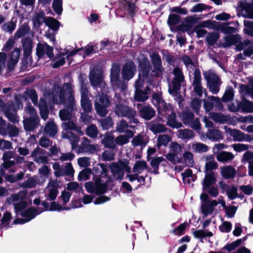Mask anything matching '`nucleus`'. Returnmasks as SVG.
<instances>
[{
	"mask_svg": "<svg viewBox=\"0 0 253 253\" xmlns=\"http://www.w3.org/2000/svg\"><path fill=\"white\" fill-rule=\"evenodd\" d=\"M193 234H194L195 237L197 238H203V237H205L206 236L211 237L212 235V233L211 232H207L203 230H201L194 231L193 232Z\"/></svg>",
	"mask_w": 253,
	"mask_h": 253,
	"instance_id": "obj_57",
	"label": "nucleus"
},
{
	"mask_svg": "<svg viewBox=\"0 0 253 253\" xmlns=\"http://www.w3.org/2000/svg\"><path fill=\"white\" fill-rule=\"evenodd\" d=\"M129 162L127 160L119 161L118 163H112L109 165L112 176L116 180H121L124 176V170L128 173L130 172L131 168L129 166Z\"/></svg>",
	"mask_w": 253,
	"mask_h": 253,
	"instance_id": "obj_5",
	"label": "nucleus"
},
{
	"mask_svg": "<svg viewBox=\"0 0 253 253\" xmlns=\"http://www.w3.org/2000/svg\"><path fill=\"white\" fill-rule=\"evenodd\" d=\"M189 148L193 151L198 153L206 152L208 150V147L207 145L198 142H194L190 144Z\"/></svg>",
	"mask_w": 253,
	"mask_h": 253,
	"instance_id": "obj_26",
	"label": "nucleus"
},
{
	"mask_svg": "<svg viewBox=\"0 0 253 253\" xmlns=\"http://www.w3.org/2000/svg\"><path fill=\"white\" fill-rule=\"evenodd\" d=\"M103 142L108 147L111 148L115 146V145L114 144L113 137L111 134H107L104 136Z\"/></svg>",
	"mask_w": 253,
	"mask_h": 253,
	"instance_id": "obj_50",
	"label": "nucleus"
},
{
	"mask_svg": "<svg viewBox=\"0 0 253 253\" xmlns=\"http://www.w3.org/2000/svg\"><path fill=\"white\" fill-rule=\"evenodd\" d=\"M120 67L116 64H114L111 70L110 79L113 85H117L120 79Z\"/></svg>",
	"mask_w": 253,
	"mask_h": 253,
	"instance_id": "obj_22",
	"label": "nucleus"
},
{
	"mask_svg": "<svg viewBox=\"0 0 253 253\" xmlns=\"http://www.w3.org/2000/svg\"><path fill=\"white\" fill-rule=\"evenodd\" d=\"M153 98V104L157 106L159 114L162 116H165L169 113H171L168 118V124L169 126L175 128H179L182 126L181 123L175 121V115L172 113L171 106L169 104H167L160 94H154Z\"/></svg>",
	"mask_w": 253,
	"mask_h": 253,
	"instance_id": "obj_2",
	"label": "nucleus"
},
{
	"mask_svg": "<svg viewBox=\"0 0 253 253\" xmlns=\"http://www.w3.org/2000/svg\"><path fill=\"white\" fill-rule=\"evenodd\" d=\"M227 194L230 199H235L237 196V189L235 187L228 188L227 191Z\"/></svg>",
	"mask_w": 253,
	"mask_h": 253,
	"instance_id": "obj_64",
	"label": "nucleus"
},
{
	"mask_svg": "<svg viewBox=\"0 0 253 253\" xmlns=\"http://www.w3.org/2000/svg\"><path fill=\"white\" fill-rule=\"evenodd\" d=\"M91 173L90 169H84L80 172L78 178L80 180H85L89 179V175Z\"/></svg>",
	"mask_w": 253,
	"mask_h": 253,
	"instance_id": "obj_56",
	"label": "nucleus"
},
{
	"mask_svg": "<svg viewBox=\"0 0 253 253\" xmlns=\"http://www.w3.org/2000/svg\"><path fill=\"white\" fill-rule=\"evenodd\" d=\"M116 113L119 116H126L130 119V123L137 124L138 120L134 119L135 113L125 105L117 106L116 108Z\"/></svg>",
	"mask_w": 253,
	"mask_h": 253,
	"instance_id": "obj_10",
	"label": "nucleus"
},
{
	"mask_svg": "<svg viewBox=\"0 0 253 253\" xmlns=\"http://www.w3.org/2000/svg\"><path fill=\"white\" fill-rule=\"evenodd\" d=\"M63 138H69L72 145V148L75 149L77 147V145L79 141V138L75 135H73L71 132H67L64 133L62 136Z\"/></svg>",
	"mask_w": 253,
	"mask_h": 253,
	"instance_id": "obj_36",
	"label": "nucleus"
},
{
	"mask_svg": "<svg viewBox=\"0 0 253 253\" xmlns=\"http://www.w3.org/2000/svg\"><path fill=\"white\" fill-rule=\"evenodd\" d=\"M53 48L46 43L40 42L37 44L36 53L39 58H42L46 55L49 59H51L53 57Z\"/></svg>",
	"mask_w": 253,
	"mask_h": 253,
	"instance_id": "obj_12",
	"label": "nucleus"
},
{
	"mask_svg": "<svg viewBox=\"0 0 253 253\" xmlns=\"http://www.w3.org/2000/svg\"><path fill=\"white\" fill-rule=\"evenodd\" d=\"M129 127L127 123L124 120H121L117 124V130L120 132H124Z\"/></svg>",
	"mask_w": 253,
	"mask_h": 253,
	"instance_id": "obj_60",
	"label": "nucleus"
},
{
	"mask_svg": "<svg viewBox=\"0 0 253 253\" xmlns=\"http://www.w3.org/2000/svg\"><path fill=\"white\" fill-rule=\"evenodd\" d=\"M58 184L57 180H50L44 189L45 196L47 200L52 201L56 199L58 193Z\"/></svg>",
	"mask_w": 253,
	"mask_h": 253,
	"instance_id": "obj_8",
	"label": "nucleus"
},
{
	"mask_svg": "<svg viewBox=\"0 0 253 253\" xmlns=\"http://www.w3.org/2000/svg\"><path fill=\"white\" fill-rule=\"evenodd\" d=\"M28 205L25 201H21L18 203L14 204V208L16 213L20 212V215L25 218V219H18L14 220L13 223L22 224L26 222H28L34 218L37 214L42 212V211H38L33 209H29L25 211H23Z\"/></svg>",
	"mask_w": 253,
	"mask_h": 253,
	"instance_id": "obj_3",
	"label": "nucleus"
},
{
	"mask_svg": "<svg viewBox=\"0 0 253 253\" xmlns=\"http://www.w3.org/2000/svg\"><path fill=\"white\" fill-rule=\"evenodd\" d=\"M155 114L154 110L149 107H143L140 110V116L146 120H150L154 116Z\"/></svg>",
	"mask_w": 253,
	"mask_h": 253,
	"instance_id": "obj_28",
	"label": "nucleus"
},
{
	"mask_svg": "<svg viewBox=\"0 0 253 253\" xmlns=\"http://www.w3.org/2000/svg\"><path fill=\"white\" fill-rule=\"evenodd\" d=\"M21 53V50L20 48H15L11 53L9 55V59L7 61V67L9 70L13 69L15 65L18 63L20 55Z\"/></svg>",
	"mask_w": 253,
	"mask_h": 253,
	"instance_id": "obj_14",
	"label": "nucleus"
},
{
	"mask_svg": "<svg viewBox=\"0 0 253 253\" xmlns=\"http://www.w3.org/2000/svg\"><path fill=\"white\" fill-rule=\"evenodd\" d=\"M204 26L207 27H210L211 26L210 24H211L216 29L220 30L224 33H232L235 31V29L234 28L228 26V24L227 23H224L219 24H217V23L215 21L210 22L208 21L204 22Z\"/></svg>",
	"mask_w": 253,
	"mask_h": 253,
	"instance_id": "obj_13",
	"label": "nucleus"
},
{
	"mask_svg": "<svg viewBox=\"0 0 253 253\" xmlns=\"http://www.w3.org/2000/svg\"><path fill=\"white\" fill-rule=\"evenodd\" d=\"M26 196V191H20L17 194H14L11 195L9 199L11 202H21L24 200Z\"/></svg>",
	"mask_w": 253,
	"mask_h": 253,
	"instance_id": "obj_35",
	"label": "nucleus"
},
{
	"mask_svg": "<svg viewBox=\"0 0 253 253\" xmlns=\"http://www.w3.org/2000/svg\"><path fill=\"white\" fill-rule=\"evenodd\" d=\"M209 99L210 100V102L209 101H207L205 102L204 106L205 109L207 111H210L213 106L212 103L213 102L216 103V105L220 104V100L219 98L214 96H211L209 97Z\"/></svg>",
	"mask_w": 253,
	"mask_h": 253,
	"instance_id": "obj_38",
	"label": "nucleus"
},
{
	"mask_svg": "<svg viewBox=\"0 0 253 253\" xmlns=\"http://www.w3.org/2000/svg\"><path fill=\"white\" fill-rule=\"evenodd\" d=\"M89 80L94 86H103L105 84L103 81L102 71L100 67H96L90 73Z\"/></svg>",
	"mask_w": 253,
	"mask_h": 253,
	"instance_id": "obj_9",
	"label": "nucleus"
},
{
	"mask_svg": "<svg viewBox=\"0 0 253 253\" xmlns=\"http://www.w3.org/2000/svg\"><path fill=\"white\" fill-rule=\"evenodd\" d=\"M169 147L170 152L176 155L180 153L182 151L181 145L176 142H171Z\"/></svg>",
	"mask_w": 253,
	"mask_h": 253,
	"instance_id": "obj_52",
	"label": "nucleus"
},
{
	"mask_svg": "<svg viewBox=\"0 0 253 253\" xmlns=\"http://www.w3.org/2000/svg\"><path fill=\"white\" fill-rule=\"evenodd\" d=\"M114 155L112 151L107 150L102 153V157L105 161H112L114 159Z\"/></svg>",
	"mask_w": 253,
	"mask_h": 253,
	"instance_id": "obj_62",
	"label": "nucleus"
},
{
	"mask_svg": "<svg viewBox=\"0 0 253 253\" xmlns=\"http://www.w3.org/2000/svg\"><path fill=\"white\" fill-rule=\"evenodd\" d=\"M167 159L173 164L179 163L180 159L177 156V155L169 152L166 155Z\"/></svg>",
	"mask_w": 253,
	"mask_h": 253,
	"instance_id": "obj_55",
	"label": "nucleus"
},
{
	"mask_svg": "<svg viewBox=\"0 0 253 253\" xmlns=\"http://www.w3.org/2000/svg\"><path fill=\"white\" fill-rule=\"evenodd\" d=\"M126 135H120L118 136L115 140L117 144L122 145L127 143L128 142L129 139L132 137L133 135V133L131 130H128Z\"/></svg>",
	"mask_w": 253,
	"mask_h": 253,
	"instance_id": "obj_27",
	"label": "nucleus"
},
{
	"mask_svg": "<svg viewBox=\"0 0 253 253\" xmlns=\"http://www.w3.org/2000/svg\"><path fill=\"white\" fill-rule=\"evenodd\" d=\"M221 175L225 178H232L236 174V169L230 166H224L220 168Z\"/></svg>",
	"mask_w": 253,
	"mask_h": 253,
	"instance_id": "obj_21",
	"label": "nucleus"
},
{
	"mask_svg": "<svg viewBox=\"0 0 253 253\" xmlns=\"http://www.w3.org/2000/svg\"><path fill=\"white\" fill-rule=\"evenodd\" d=\"M136 70L135 66L132 62L127 63L122 70L123 78L126 80L131 79L134 75Z\"/></svg>",
	"mask_w": 253,
	"mask_h": 253,
	"instance_id": "obj_15",
	"label": "nucleus"
},
{
	"mask_svg": "<svg viewBox=\"0 0 253 253\" xmlns=\"http://www.w3.org/2000/svg\"><path fill=\"white\" fill-rule=\"evenodd\" d=\"M183 158L185 162L190 167L193 166L194 163L193 154L189 152H185L183 154Z\"/></svg>",
	"mask_w": 253,
	"mask_h": 253,
	"instance_id": "obj_48",
	"label": "nucleus"
},
{
	"mask_svg": "<svg viewBox=\"0 0 253 253\" xmlns=\"http://www.w3.org/2000/svg\"><path fill=\"white\" fill-rule=\"evenodd\" d=\"M29 27L25 24L23 25L16 32L15 37L17 39L20 38L29 32Z\"/></svg>",
	"mask_w": 253,
	"mask_h": 253,
	"instance_id": "obj_45",
	"label": "nucleus"
},
{
	"mask_svg": "<svg viewBox=\"0 0 253 253\" xmlns=\"http://www.w3.org/2000/svg\"><path fill=\"white\" fill-rule=\"evenodd\" d=\"M45 131L49 135L53 136L57 132V127L53 123H48L45 127Z\"/></svg>",
	"mask_w": 253,
	"mask_h": 253,
	"instance_id": "obj_43",
	"label": "nucleus"
},
{
	"mask_svg": "<svg viewBox=\"0 0 253 253\" xmlns=\"http://www.w3.org/2000/svg\"><path fill=\"white\" fill-rule=\"evenodd\" d=\"M149 63L147 59H144L143 63L140 64L139 78L135 84V98L138 101H144L148 98L150 89L147 87L144 91L142 89L143 82L144 80L147 82L150 81L151 75L149 74Z\"/></svg>",
	"mask_w": 253,
	"mask_h": 253,
	"instance_id": "obj_1",
	"label": "nucleus"
},
{
	"mask_svg": "<svg viewBox=\"0 0 253 253\" xmlns=\"http://www.w3.org/2000/svg\"><path fill=\"white\" fill-rule=\"evenodd\" d=\"M151 58L154 67L153 72L155 76H158L162 71L160 58L158 54L155 53L152 55Z\"/></svg>",
	"mask_w": 253,
	"mask_h": 253,
	"instance_id": "obj_23",
	"label": "nucleus"
},
{
	"mask_svg": "<svg viewBox=\"0 0 253 253\" xmlns=\"http://www.w3.org/2000/svg\"><path fill=\"white\" fill-rule=\"evenodd\" d=\"M147 141L145 140L140 135H137L132 140V144L134 146H145Z\"/></svg>",
	"mask_w": 253,
	"mask_h": 253,
	"instance_id": "obj_42",
	"label": "nucleus"
},
{
	"mask_svg": "<svg viewBox=\"0 0 253 253\" xmlns=\"http://www.w3.org/2000/svg\"><path fill=\"white\" fill-rule=\"evenodd\" d=\"M219 35L217 33H211L207 37V42L210 45L214 44L218 40Z\"/></svg>",
	"mask_w": 253,
	"mask_h": 253,
	"instance_id": "obj_46",
	"label": "nucleus"
},
{
	"mask_svg": "<svg viewBox=\"0 0 253 253\" xmlns=\"http://www.w3.org/2000/svg\"><path fill=\"white\" fill-rule=\"evenodd\" d=\"M15 24L13 22H8L4 23L2 27V29L7 32H11L14 30Z\"/></svg>",
	"mask_w": 253,
	"mask_h": 253,
	"instance_id": "obj_61",
	"label": "nucleus"
},
{
	"mask_svg": "<svg viewBox=\"0 0 253 253\" xmlns=\"http://www.w3.org/2000/svg\"><path fill=\"white\" fill-rule=\"evenodd\" d=\"M86 134L90 137H96L97 134V128L94 125H90L86 128Z\"/></svg>",
	"mask_w": 253,
	"mask_h": 253,
	"instance_id": "obj_58",
	"label": "nucleus"
},
{
	"mask_svg": "<svg viewBox=\"0 0 253 253\" xmlns=\"http://www.w3.org/2000/svg\"><path fill=\"white\" fill-rule=\"evenodd\" d=\"M39 108L41 117L45 120L48 117V109L43 100H40Z\"/></svg>",
	"mask_w": 253,
	"mask_h": 253,
	"instance_id": "obj_41",
	"label": "nucleus"
},
{
	"mask_svg": "<svg viewBox=\"0 0 253 253\" xmlns=\"http://www.w3.org/2000/svg\"><path fill=\"white\" fill-rule=\"evenodd\" d=\"M205 77L207 81L210 90L212 93L216 94L219 91V80L218 77L211 73H206Z\"/></svg>",
	"mask_w": 253,
	"mask_h": 253,
	"instance_id": "obj_11",
	"label": "nucleus"
},
{
	"mask_svg": "<svg viewBox=\"0 0 253 253\" xmlns=\"http://www.w3.org/2000/svg\"><path fill=\"white\" fill-rule=\"evenodd\" d=\"M45 14L43 12L38 13L33 19L34 25L39 27L43 22L45 23Z\"/></svg>",
	"mask_w": 253,
	"mask_h": 253,
	"instance_id": "obj_39",
	"label": "nucleus"
},
{
	"mask_svg": "<svg viewBox=\"0 0 253 253\" xmlns=\"http://www.w3.org/2000/svg\"><path fill=\"white\" fill-rule=\"evenodd\" d=\"M24 56L28 58L31 54L33 48L32 41L30 38L25 39L23 41Z\"/></svg>",
	"mask_w": 253,
	"mask_h": 253,
	"instance_id": "obj_24",
	"label": "nucleus"
},
{
	"mask_svg": "<svg viewBox=\"0 0 253 253\" xmlns=\"http://www.w3.org/2000/svg\"><path fill=\"white\" fill-rule=\"evenodd\" d=\"M24 173L22 172H20L16 175H9L6 177V179L7 181L11 182H14L17 180H21L23 178Z\"/></svg>",
	"mask_w": 253,
	"mask_h": 253,
	"instance_id": "obj_53",
	"label": "nucleus"
},
{
	"mask_svg": "<svg viewBox=\"0 0 253 253\" xmlns=\"http://www.w3.org/2000/svg\"><path fill=\"white\" fill-rule=\"evenodd\" d=\"M177 136L181 139H189L194 136V134L189 129H180L177 132Z\"/></svg>",
	"mask_w": 253,
	"mask_h": 253,
	"instance_id": "obj_37",
	"label": "nucleus"
},
{
	"mask_svg": "<svg viewBox=\"0 0 253 253\" xmlns=\"http://www.w3.org/2000/svg\"><path fill=\"white\" fill-rule=\"evenodd\" d=\"M93 47L92 46H87L85 47V49L80 48L77 50H73L71 51L67 57L73 56L75 55L78 51H80L83 52V57H84L85 56L91 53L93 51Z\"/></svg>",
	"mask_w": 253,
	"mask_h": 253,
	"instance_id": "obj_40",
	"label": "nucleus"
},
{
	"mask_svg": "<svg viewBox=\"0 0 253 253\" xmlns=\"http://www.w3.org/2000/svg\"><path fill=\"white\" fill-rule=\"evenodd\" d=\"M53 169L54 170V175L59 177L63 175L64 172L60 165L58 163H54L53 165Z\"/></svg>",
	"mask_w": 253,
	"mask_h": 253,
	"instance_id": "obj_63",
	"label": "nucleus"
},
{
	"mask_svg": "<svg viewBox=\"0 0 253 253\" xmlns=\"http://www.w3.org/2000/svg\"><path fill=\"white\" fill-rule=\"evenodd\" d=\"M59 116L62 120H70L72 118V114L70 110H63L60 111Z\"/></svg>",
	"mask_w": 253,
	"mask_h": 253,
	"instance_id": "obj_54",
	"label": "nucleus"
},
{
	"mask_svg": "<svg viewBox=\"0 0 253 253\" xmlns=\"http://www.w3.org/2000/svg\"><path fill=\"white\" fill-rule=\"evenodd\" d=\"M147 164L145 161H137L133 167V171L137 173H141L147 168Z\"/></svg>",
	"mask_w": 253,
	"mask_h": 253,
	"instance_id": "obj_34",
	"label": "nucleus"
},
{
	"mask_svg": "<svg viewBox=\"0 0 253 253\" xmlns=\"http://www.w3.org/2000/svg\"><path fill=\"white\" fill-rule=\"evenodd\" d=\"M217 204L218 203L215 200L206 201L202 204L201 208L202 213L205 216L211 214L213 211L214 207H216Z\"/></svg>",
	"mask_w": 253,
	"mask_h": 253,
	"instance_id": "obj_19",
	"label": "nucleus"
},
{
	"mask_svg": "<svg viewBox=\"0 0 253 253\" xmlns=\"http://www.w3.org/2000/svg\"><path fill=\"white\" fill-rule=\"evenodd\" d=\"M78 164L82 168H86L90 166V159L86 157H81L78 159Z\"/></svg>",
	"mask_w": 253,
	"mask_h": 253,
	"instance_id": "obj_51",
	"label": "nucleus"
},
{
	"mask_svg": "<svg viewBox=\"0 0 253 253\" xmlns=\"http://www.w3.org/2000/svg\"><path fill=\"white\" fill-rule=\"evenodd\" d=\"M62 0H54L52 3L54 11L58 15H60L62 11Z\"/></svg>",
	"mask_w": 253,
	"mask_h": 253,
	"instance_id": "obj_47",
	"label": "nucleus"
},
{
	"mask_svg": "<svg viewBox=\"0 0 253 253\" xmlns=\"http://www.w3.org/2000/svg\"><path fill=\"white\" fill-rule=\"evenodd\" d=\"M170 137L166 134L160 135L158 136L157 140V146L160 148L162 146H166L168 143L170 141Z\"/></svg>",
	"mask_w": 253,
	"mask_h": 253,
	"instance_id": "obj_32",
	"label": "nucleus"
},
{
	"mask_svg": "<svg viewBox=\"0 0 253 253\" xmlns=\"http://www.w3.org/2000/svg\"><path fill=\"white\" fill-rule=\"evenodd\" d=\"M241 108L244 111L247 112H253V103L248 100H243L241 104Z\"/></svg>",
	"mask_w": 253,
	"mask_h": 253,
	"instance_id": "obj_49",
	"label": "nucleus"
},
{
	"mask_svg": "<svg viewBox=\"0 0 253 253\" xmlns=\"http://www.w3.org/2000/svg\"><path fill=\"white\" fill-rule=\"evenodd\" d=\"M228 132L235 140L242 141L244 139L243 134L237 129H228Z\"/></svg>",
	"mask_w": 253,
	"mask_h": 253,
	"instance_id": "obj_44",
	"label": "nucleus"
},
{
	"mask_svg": "<svg viewBox=\"0 0 253 253\" xmlns=\"http://www.w3.org/2000/svg\"><path fill=\"white\" fill-rule=\"evenodd\" d=\"M233 96L234 93L233 89L229 88L226 90L223 96L222 97V100L225 102L229 101L233 98Z\"/></svg>",
	"mask_w": 253,
	"mask_h": 253,
	"instance_id": "obj_59",
	"label": "nucleus"
},
{
	"mask_svg": "<svg viewBox=\"0 0 253 253\" xmlns=\"http://www.w3.org/2000/svg\"><path fill=\"white\" fill-rule=\"evenodd\" d=\"M148 127L150 130L155 133L164 132L166 130L165 126L154 122L150 123Z\"/></svg>",
	"mask_w": 253,
	"mask_h": 253,
	"instance_id": "obj_30",
	"label": "nucleus"
},
{
	"mask_svg": "<svg viewBox=\"0 0 253 253\" xmlns=\"http://www.w3.org/2000/svg\"><path fill=\"white\" fill-rule=\"evenodd\" d=\"M206 136L209 139L213 141L219 140L223 138L221 132L215 129L209 130Z\"/></svg>",
	"mask_w": 253,
	"mask_h": 253,
	"instance_id": "obj_29",
	"label": "nucleus"
},
{
	"mask_svg": "<svg viewBox=\"0 0 253 253\" xmlns=\"http://www.w3.org/2000/svg\"><path fill=\"white\" fill-rule=\"evenodd\" d=\"M206 161L205 165V172L212 171L211 170L216 169L218 167V164L215 161L213 155H209L205 157Z\"/></svg>",
	"mask_w": 253,
	"mask_h": 253,
	"instance_id": "obj_20",
	"label": "nucleus"
},
{
	"mask_svg": "<svg viewBox=\"0 0 253 253\" xmlns=\"http://www.w3.org/2000/svg\"><path fill=\"white\" fill-rule=\"evenodd\" d=\"M205 172V176L204 178L202 184L204 190H207L208 188L214 184L216 181L215 173L213 171H207Z\"/></svg>",
	"mask_w": 253,
	"mask_h": 253,
	"instance_id": "obj_17",
	"label": "nucleus"
},
{
	"mask_svg": "<svg viewBox=\"0 0 253 253\" xmlns=\"http://www.w3.org/2000/svg\"><path fill=\"white\" fill-rule=\"evenodd\" d=\"M173 73L174 75V81L172 82L171 84H169V92L171 94H174L179 88L180 83L184 79L181 71L179 68H174Z\"/></svg>",
	"mask_w": 253,
	"mask_h": 253,
	"instance_id": "obj_7",
	"label": "nucleus"
},
{
	"mask_svg": "<svg viewBox=\"0 0 253 253\" xmlns=\"http://www.w3.org/2000/svg\"><path fill=\"white\" fill-rule=\"evenodd\" d=\"M106 191L107 184L100 179L96 180L95 181V193L100 194L105 193Z\"/></svg>",
	"mask_w": 253,
	"mask_h": 253,
	"instance_id": "obj_33",
	"label": "nucleus"
},
{
	"mask_svg": "<svg viewBox=\"0 0 253 253\" xmlns=\"http://www.w3.org/2000/svg\"><path fill=\"white\" fill-rule=\"evenodd\" d=\"M201 74L199 71L196 70L194 72V78L193 85L195 92L199 96L203 94V88L201 84Z\"/></svg>",
	"mask_w": 253,
	"mask_h": 253,
	"instance_id": "obj_18",
	"label": "nucleus"
},
{
	"mask_svg": "<svg viewBox=\"0 0 253 253\" xmlns=\"http://www.w3.org/2000/svg\"><path fill=\"white\" fill-rule=\"evenodd\" d=\"M63 91H60V93L56 95L53 101L56 103H63L68 106L69 110H73L74 105V98L73 95L72 90L70 84H66L63 87Z\"/></svg>",
	"mask_w": 253,
	"mask_h": 253,
	"instance_id": "obj_4",
	"label": "nucleus"
},
{
	"mask_svg": "<svg viewBox=\"0 0 253 253\" xmlns=\"http://www.w3.org/2000/svg\"><path fill=\"white\" fill-rule=\"evenodd\" d=\"M234 158V155L231 152L222 151L218 153L216 156L217 160L222 163H226L232 161Z\"/></svg>",
	"mask_w": 253,
	"mask_h": 253,
	"instance_id": "obj_25",
	"label": "nucleus"
},
{
	"mask_svg": "<svg viewBox=\"0 0 253 253\" xmlns=\"http://www.w3.org/2000/svg\"><path fill=\"white\" fill-rule=\"evenodd\" d=\"M81 105L83 109L85 112H89L91 109V104L87 96V90L86 87L82 86L81 88Z\"/></svg>",
	"mask_w": 253,
	"mask_h": 253,
	"instance_id": "obj_16",
	"label": "nucleus"
},
{
	"mask_svg": "<svg viewBox=\"0 0 253 253\" xmlns=\"http://www.w3.org/2000/svg\"><path fill=\"white\" fill-rule=\"evenodd\" d=\"M109 101L105 95L102 94L96 97L95 107L97 113L101 116L107 114L106 107L109 105Z\"/></svg>",
	"mask_w": 253,
	"mask_h": 253,
	"instance_id": "obj_6",
	"label": "nucleus"
},
{
	"mask_svg": "<svg viewBox=\"0 0 253 253\" xmlns=\"http://www.w3.org/2000/svg\"><path fill=\"white\" fill-rule=\"evenodd\" d=\"M45 23L49 28L53 30H57L60 26L59 22L52 17L46 18Z\"/></svg>",
	"mask_w": 253,
	"mask_h": 253,
	"instance_id": "obj_31",
	"label": "nucleus"
}]
</instances>
